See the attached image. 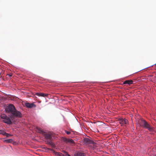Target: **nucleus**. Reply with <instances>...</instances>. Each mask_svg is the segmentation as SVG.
I'll return each instance as SVG.
<instances>
[{"instance_id":"obj_15","label":"nucleus","mask_w":156,"mask_h":156,"mask_svg":"<svg viewBox=\"0 0 156 156\" xmlns=\"http://www.w3.org/2000/svg\"><path fill=\"white\" fill-rule=\"evenodd\" d=\"M64 154H63L64 156H70L67 153L64 151Z\"/></svg>"},{"instance_id":"obj_17","label":"nucleus","mask_w":156,"mask_h":156,"mask_svg":"<svg viewBox=\"0 0 156 156\" xmlns=\"http://www.w3.org/2000/svg\"><path fill=\"white\" fill-rule=\"evenodd\" d=\"M5 135L7 137H9V136H12V135H11L10 134H8V133H6V134H5Z\"/></svg>"},{"instance_id":"obj_3","label":"nucleus","mask_w":156,"mask_h":156,"mask_svg":"<svg viewBox=\"0 0 156 156\" xmlns=\"http://www.w3.org/2000/svg\"><path fill=\"white\" fill-rule=\"evenodd\" d=\"M1 117L3 119L2 121L4 123L9 125L12 124V122L10 118L6 115L4 114H2L1 115Z\"/></svg>"},{"instance_id":"obj_13","label":"nucleus","mask_w":156,"mask_h":156,"mask_svg":"<svg viewBox=\"0 0 156 156\" xmlns=\"http://www.w3.org/2000/svg\"><path fill=\"white\" fill-rule=\"evenodd\" d=\"M0 134H2L4 135H5V134H6V132H5V131L3 130H0Z\"/></svg>"},{"instance_id":"obj_14","label":"nucleus","mask_w":156,"mask_h":156,"mask_svg":"<svg viewBox=\"0 0 156 156\" xmlns=\"http://www.w3.org/2000/svg\"><path fill=\"white\" fill-rule=\"evenodd\" d=\"M12 139H8V140H5L4 142H6L8 143H9L12 142Z\"/></svg>"},{"instance_id":"obj_18","label":"nucleus","mask_w":156,"mask_h":156,"mask_svg":"<svg viewBox=\"0 0 156 156\" xmlns=\"http://www.w3.org/2000/svg\"><path fill=\"white\" fill-rule=\"evenodd\" d=\"M65 132L66 133V134L68 135L69 134L71 133V132H70L67 131L66 130H65Z\"/></svg>"},{"instance_id":"obj_9","label":"nucleus","mask_w":156,"mask_h":156,"mask_svg":"<svg viewBox=\"0 0 156 156\" xmlns=\"http://www.w3.org/2000/svg\"><path fill=\"white\" fill-rule=\"evenodd\" d=\"M25 106L29 108H32L34 106H35V105L33 103H25Z\"/></svg>"},{"instance_id":"obj_6","label":"nucleus","mask_w":156,"mask_h":156,"mask_svg":"<svg viewBox=\"0 0 156 156\" xmlns=\"http://www.w3.org/2000/svg\"><path fill=\"white\" fill-rule=\"evenodd\" d=\"M62 140L64 142L66 143H69L70 144H73L74 143V141L72 139H69L66 138H63Z\"/></svg>"},{"instance_id":"obj_2","label":"nucleus","mask_w":156,"mask_h":156,"mask_svg":"<svg viewBox=\"0 0 156 156\" xmlns=\"http://www.w3.org/2000/svg\"><path fill=\"white\" fill-rule=\"evenodd\" d=\"M139 123L140 126L148 129L149 130H151L152 128L148 123L145 120L141 119L139 121Z\"/></svg>"},{"instance_id":"obj_5","label":"nucleus","mask_w":156,"mask_h":156,"mask_svg":"<svg viewBox=\"0 0 156 156\" xmlns=\"http://www.w3.org/2000/svg\"><path fill=\"white\" fill-rule=\"evenodd\" d=\"M11 115V116L12 117L21 118L22 116V113L16 109L14 110Z\"/></svg>"},{"instance_id":"obj_12","label":"nucleus","mask_w":156,"mask_h":156,"mask_svg":"<svg viewBox=\"0 0 156 156\" xmlns=\"http://www.w3.org/2000/svg\"><path fill=\"white\" fill-rule=\"evenodd\" d=\"M75 156H84V155L83 153L79 152L75 154Z\"/></svg>"},{"instance_id":"obj_22","label":"nucleus","mask_w":156,"mask_h":156,"mask_svg":"<svg viewBox=\"0 0 156 156\" xmlns=\"http://www.w3.org/2000/svg\"><path fill=\"white\" fill-rule=\"evenodd\" d=\"M155 65H156V64H155Z\"/></svg>"},{"instance_id":"obj_11","label":"nucleus","mask_w":156,"mask_h":156,"mask_svg":"<svg viewBox=\"0 0 156 156\" xmlns=\"http://www.w3.org/2000/svg\"><path fill=\"white\" fill-rule=\"evenodd\" d=\"M133 81L132 80H128L124 81L123 83V84H127L129 85H130L133 83Z\"/></svg>"},{"instance_id":"obj_8","label":"nucleus","mask_w":156,"mask_h":156,"mask_svg":"<svg viewBox=\"0 0 156 156\" xmlns=\"http://www.w3.org/2000/svg\"><path fill=\"white\" fill-rule=\"evenodd\" d=\"M84 142L86 144H94V142L93 141L90 140L89 138H85L84 139Z\"/></svg>"},{"instance_id":"obj_16","label":"nucleus","mask_w":156,"mask_h":156,"mask_svg":"<svg viewBox=\"0 0 156 156\" xmlns=\"http://www.w3.org/2000/svg\"><path fill=\"white\" fill-rule=\"evenodd\" d=\"M56 154L58 156H64L63 154L61 153H57Z\"/></svg>"},{"instance_id":"obj_21","label":"nucleus","mask_w":156,"mask_h":156,"mask_svg":"<svg viewBox=\"0 0 156 156\" xmlns=\"http://www.w3.org/2000/svg\"><path fill=\"white\" fill-rule=\"evenodd\" d=\"M154 156H156V154L154 155Z\"/></svg>"},{"instance_id":"obj_10","label":"nucleus","mask_w":156,"mask_h":156,"mask_svg":"<svg viewBox=\"0 0 156 156\" xmlns=\"http://www.w3.org/2000/svg\"><path fill=\"white\" fill-rule=\"evenodd\" d=\"M35 95L39 96V97H44L45 96H47L48 95V94H45L42 93H36L35 94Z\"/></svg>"},{"instance_id":"obj_1","label":"nucleus","mask_w":156,"mask_h":156,"mask_svg":"<svg viewBox=\"0 0 156 156\" xmlns=\"http://www.w3.org/2000/svg\"><path fill=\"white\" fill-rule=\"evenodd\" d=\"M37 129L39 133H42L45 137V142L46 143L54 146V144L52 142V135L50 133H45L40 128H37Z\"/></svg>"},{"instance_id":"obj_7","label":"nucleus","mask_w":156,"mask_h":156,"mask_svg":"<svg viewBox=\"0 0 156 156\" xmlns=\"http://www.w3.org/2000/svg\"><path fill=\"white\" fill-rule=\"evenodd\" d=\"M128 120L126 119H119V122L122 126L127 123Z\"/></svg>"},{"instance_id":"obj_20","label":"nucleus","mask_w":156,"mask_h":156,"mask_svg":"<svg viewBox=\"0 0 156 156\" xmlns=\"http://www.w3.org/2000/svg\"><path fill=\"white\" fill-rule=\"evenodd\" d=\"M49 149L51 151L52 150V149Z\"/></svg>"},{"instance_id":"obj_4","label":"nucleus","mask_w":156,"mask_h":156,"mask_svg":"<svg viewBox=\"0 0 156 156\" xmlns=\"http://www.w3.org/2000/svg\"><path fill=\"white\" fill-rule=\"evenodd\" d=\"M16 108L13 105L10 104L5 108V110L7 112H9L12 114L16 109Z\"/></svg>"},{"instance_id":"obj_19","label":"nucleus","mask_w":156,"mask_h":156,"mask_svg":"<svg viewBox=\"0 0 156 156\" xmlns=\"http://www.w3.org/2000/svg\"><path fill=\"white\" fill-rule=\"evenodd\" d=\"M8 75L9 76H12V75L11 74H8Z\"/></svg>"}]
</instances>
